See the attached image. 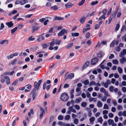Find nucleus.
Masks as SVG:
<instances>
[{"label":"nucleus","instance_id":"nucleus-9","mask_svg":"<svg viewBox=\"0 0 126 126\" xmlns=\"http://www.w3.org/2000/svg\"><path fill=\"white\" fill-rule=\"evenodd\" d=\"M5 44H8V40L7 39H5L1 40L0 42V44L1 45H3Z\"/></svg>","mask_w":126,"mask_h":126},{"label":"nucleus","instance_id":"nucleus-41","mask_svg":"<svg viewBox=\"0 0 126 126\" xmlns=\"http://www.w3.org/2000/svg\"><path fill=\"white\" fill-rule=\"evenodd\" d=\"M87 105V103L85 102H83L81 104V106L83 107H86Z\"/></svg>","mask_w":126,"mask_h":126},{"label":"nucleus","instance_id":"nucleus-40","mask_svg":"<svg viewBox=\"0 0 126 126\" xmlns=\"http://www.w3.org/2000/svg\"><path fill=\"white\" fill-rule=\"evenodd\" d=\"M83 83L86 85H87L89 84V81L87 79L83 81Z\"/></svg>","mask_w":126,"mask_h":126},{"label":"nucleus","instance_id":"nucleus-29","mask_svg":"<svg viewBox=\"0 0 126 126\" xmlns=\"http://www.w3.org/2000/svg\"><path fill=\"white\" fill-rule=\"evenodd\" d=\"M79 123V120L78 119L76 118L74 119V123L76 125H78Z\"/></svg>","mask_w":126,"mask_h":126},{"label":"nucleus","instance_id":"nucleus-35","mask_svg":"<svg viewBox=\"0 0 126 126\" xmlns=\"http://www.w3.org/2000/svg\"><path fill=\"white\" fill-rule=\"evenodd\" d=\"M96 84L95 82L94 81H93L90 82L89 84V86H91L92 85H95Z\"/></svg>","mask_w":126,"mask_h":126},{"label":"nucleus","instance_id":"nucleus-15","mask_svg":"<svg viewBox=\"0 0 126 126\" xmlns=\"http://www.w3.org/2000/svg\"><path fill=\"white\" fill-rule=\"evenodd\" d=\"M74 73H71L68 75L67 78L69 79H71L74 77Z\"/></svg>","mask_w":126,"mask_h":126},{"label":"nucleus","instance_id":"nucleus-4","mask_svg":"<svg viewBox=\"0 0 126 126\" xmlns=\"http://www.w3.org/2000/svg\"><path fill=\"white\" fill-rule=\"evenodd\" d=\"M45 39V37L44 36H42L41 35L38 37L37 40L38 42H41L42 41L44 40Z\"/></svg>","mask_w":126,"mask_h":126},{"label":"nucleus","instance_id":"nucleus-21","mask_svg":"<svg viewBox=\"0 0 126 126\" xmlns=\"http://www.w3.org/2000/svg\"><path fill=\"white\" fill-rule=\"evenodd\" d=\"M54 41L56 45H59L60 44V43L62 41L61 40H58L57 39H56V40L54 39Z\"/></svg>","mask_w":126,"mask_h":126},{"label":"nucleus","instance_id":"nucleus-37","mask_svg":"<svg viewBox=\"0 0 126 126\" xmlns=\"http://www.w3.org/2000/svg\"><path fill=\"white\" fill-rule=\"evenodd\" d=\"M63 19L64 18L63 17L58 16L56 17L55 18V19L59 20H63Z\"/></svg>","mask_w":126,"mask_h":126},{"label":"nucleus","instance_id":"nucleus-11","mask_svg":"<svg viewBox=\"0 0 126 126\" xmlns=\"http://www.w3.org/2000/svg\"><path fill=\"white\" fill-rule=\"evenodd\" d=\"M81 88L80 87H77L76 89V91L77 92L79 93L77 94L76 95V96H78L80 95L81 93V91L80 90Z\"/></svg>","mask_w":126,"mask_h":126},{"label":"nucleus","instance_id":"nucleus-13","mask_svg":"<svg viewBox=\"0 0 126 126\" xmlns=\"http://www.w3.org/2000/svg\"><path fill=\"white\" fill-rule=\"evenodd\" d=\"M86 17L83 16L79 20V21L81 23H83L85 21Z\"/></svg>","mask_w":126,"mask_h":126},{"label":"nucleus","instance_id":"nucleus-7","mask_svg":"<svg viewBox=\"0 0 126 126\" xmlns=\"http://www.w3.org/2000/svg\"><path fill=\"white\" fill-rule=\"evenodd\" d=\"M98 61V59L97 58H95L93 59L91 62V64L94 65Z\"/></svg>","mask_w":126,"mask_h":126},{"label":"nucleus","instance_id":"nucleus-12","mask_svg":"<svg viewBox=\"0 0 126 126\" xmlns=\"http://www.w3.org/2000/svg\"><path fill=\"white\" fill-rule=\"evenodd\" d=\"M126 54V49H123L119 54V56L122 57L123 56Z\"/></svg>","mask_w":126,"mask_h":126},{"label":"nucleus","instance_id":"nucleus-16","mask_svg":"<svg viewBox=\"0 0 126 126\" xmlns=\"http://www.w3.org/2000/svg\"><path fill=\"white\" fill-rule=\"evenodd\" d=\"M120 63L122 64H123L126 61V59L125 57H123L119 60Z\"/></svg>","mask_w":126,"mask_h":126},{"label":"nucleus","instance_id":"nucleus-46","mask_svg":"<svg viewBox=\"0 0 126 126\" xmlns=\"http://www.w3.org/2000/svg\"><path fill=\"white\" fill-rule=\"evenodd\" d=\"M51 9H53L55 10H56L58 9L56 5H54L53 6H52L50 7Z\"/></svg>","mask_w":126,"mask_h":126},{"label":"nucleus","instance_id":"nucleus-43","mask_svg":"<svg viewBox=\"0 0 126 126\" xmlns=\"http://www.w3.org/2000/svg\"><path fill=\"white\" fill-rule=\"evenodd\" d=\"M109 109L108 106L106 104H105L104 105L103 108L104 109Z\"/></svg>","mask_w":126,"mask_h":126},{"label":"nucleus","instance_id":"nucleus-50","mask_svg":"<svg viewBox=\"0 0 126 126\" xmlns=\"http://www.w3.org/2000/svg\"><path fill=\"white\" fill-rule=\"evenodd\" d=\"M113 17V15H112V16H111L110 17H109V22L108 23V24H109L110 22L112 20V18Z\"/></svg>","mask_w":126,"mask_h":126},{"label":"nucleus","instance_id":"nucleus-39","mask_svg":"<svg viewBox=\"0 0 126 126\" xmlns=\"http://www.w3.org/2000/svg\"><path fill=\"white\" fill-rule=\"evenodd\" d=\"M35 39V38H32V36H31L29 37L28 39V41H33Z\"/></svg>","mask_w":126,"mask_h":126},{"label":"nucleus","instance_id":"nucleus-44","mask_svg":"<svg viewBox=\"0 0 126 126\" xmlns=\"http://www.w3.org/2000/svg\"><path fill=\"white\" fill-rule=\"evenodd\" d=\"M24 25L21 24H20L18 25L17 27L20 29H22L24 27Z\"/></svg>","mask_w":126,"mask_h":126},{"label":"nucleus","instance_id":"nucleus-51","mask_svg":"<svg viewBox=\"0 0 126 126\" xmlns=\"http://www.w3.org/2000/svg\"><path fill=\"white\" fill-rule=\"evenodd\" d=\"M90 29V27H89L87 28H84L83 29V32L84 33L86 32L87 30H89Z\"/></svg>","mask_w":126,"mask_h":126},{"label":"nucleus","instance_id":"nucleus-36","mask_svg":"<svg viewBox=\"0 0 126 126\" xmlns=\"http://www.w3.org/2000/svg\"><path fill=\"white\" fill-rule=\"evenodd\" d=\"M118 71L120 74H121L122 73L123 70L120 67H119L117 68Z\"/></svg>","mask_w":126,"mask_h":126},{"label":"nucleus","instance_id":"nucleus-1","mask_svg":"<svg viewBox=\"0 0 126 126\" xmlns=\"http://www.w3.org/2000/svg\"><path fill=\"white\" fill-rule=\"evenodd\" d=\"M61 99L63 101H67L69 97L67 94L65 93H63L61 96Z\"/></svg>","mask_w":126,"mask_h":126},{"label":"nucleus","instance_id":"nucleus-10","mask_svg":"<svg viewBox=\"0 0 126 126\" xmlns=\"http://www.w3.org/2000/svg\"><path fill=\"white\" fill-rule=\"evenodd\" d=\"M6 76L4 74H2L1 76L0 82L2 83H3L5 81L6 79Z\"/></svg>","mask_w":126,"mask_h":126},{"label":"nucleus","instance_id":"nucleus-56","mask_svg":"<svg viewBox=\"0 0 126 126\" xmlns=\"http://www.w3.org/2000/svg\"><path fill=\"white\" fill-rule=\"evenodd\" d=\"M98 3V1H93L91 3V5H94L97 4Z\"/></svg>","mask_w":126,"mask_h":126},{"label":"nucleus","instance_id":"nucleus-28","mask_svg":"<svg viewBox=\"0 0 126 126\" xmlns=\"http://www.w3.org/2000/svg\"><path fill=\"white\" fill-rule=\"evenodd\" d=\"M103 119L102 117H100L97 119V121L100 123L101 124L102 123Z\"/></svg>","mask_w":126,"mask_h":126},{"label":"nucleus","instance_id":"nucleus-23","mask_svg":"<svg viewBox=\"0 0 126 126\" xmlns=\"http://www.w3.org/2000/svg\"><path fill=\"white\" fill-rule=\"evenodd\" d=\"M72 4L71 3H68L65 4V7L66 8H69L72 6Z\"/></svg>","mask_w":126,"mask_h":126},{"label":"nucleus","instance_id":"nucleus-26","mask_svg":"<svg viewBox=\"0 0 126 126\" xmlns=\"http://www.w3.org/2000/svg\"><path fill=\"white\" fill-rule=\"evenodd\" d=\"M117 109L118 110H122L123 109V106L120 105H118L117 106Z\"/></svg>","mask_w":126,"mask_h":126},{"label":"nucleus","instance_id":"nucleus-27","mask_svg":"<svg viewBox=\"0 0 126 126\" xmlns=\"http://www.w3.org/2000/svg\"><path fill=\"white\" fill-rule=\"evenodd\" d=\"M106 14H104L102 16H101L99 18L98 20H102L103 18L105 19L106 18L105 16Z\"/></svg>","mask_w":126,"mask_h":126},{"label":"nucleus","instance_id":"nucleus-14","mask_svg":"<svg viewBox=\"0 0 126 126\" xmlns=\"http://www.w3.org/2000/svg\"><path fill=\"white\" fill-rule=\"evenodd\" d=\"M6 24L8 26V27L10 28L11 27L13 26L14 23H13L12 21H11L9 22H6Z\"/></svg>","mask_w":126,"mask_h":126},{"label":"nucleus","instance_id":"nucleus-20","mask_svg":"<svg viewBox=\"0 0 126 126\" xmlns=\"http://www.w3.org/2000/svg\"><path fill=\"white\" fill-rule=\"evenodd\" d=\"M6 84L8 85L10 84V79L9 77L7 76H6Z\"/></svg>","mask_w":126,"mask_h":126},{"label":"nucleus","instance_id":"nucleus-18","mask_svg":"<svg viewBox=\"0 0 126 126\" xmlns=\"http://www.w3.org/2000/svg\"><path fill=\"white\" fill-rule=\"evenodd\" d=\"M34 86L35 88L34 89H35L36 90H38L39 86H38L37 82L35 81L34 82Z\"/></svg>","mask_w":126,"mask_h":126},{"label":"nucleus","instance_id":"nucleus-48","mask_svg":"<svg viewBox=\"0 0 126 126\" xmlns=\"http://www.w3.org/2000/svg\"><path fill=\"white\" fill-rule=\"evenodd\" d=\"M100 91L101 92L104 93L106 90L104 88H101L100 89Z\"/></svg>","mask_w":126,"mask_h":126},{"label":"nucleus","instance_id":"nucleus-32","mask_svg":"<svg viewBox=\"0 0 126 126\" xmlns=\"http://www.w3.org/2000/svg\"><path fill=\"white\" fill-rule=\"evenodd\" d=\"M82 100V99L81 98H78L76 99L75 100V102L76 103H78L80 102Z\"/></svg>","mask_w":126,"mask_h":126},{"label":"nucleus","instance_id":"nucleus-17","mask_svg":"<svg viewBox=\"0 0 126 126\" xmlns=\"http://www.w3.org/2000/svg\"><path fill=\"white\" fill-rule=\"evenodd\" d=\"M102 103L101 101L99 100L97 101V106L99 108L102 107Z\"/></svg>","mask_w":126,"mask_h":126},{"label":"nucleus","instance_id":"nucleus-61","mask_svg":"<svg viewBox=\"0 0 126 126\" xmlns=\"http://www.w3.org/2000/svg\"><path fill=\"white\" fill-rule=\"evenodd\" d=\"M4 27V26L3 23H1V24L0 27V30H1Z\"/></svg>","mask_w":126,"mask_h":126},{"label":"nucleus","instance_id":"nucleus-38","mask_svg":"<svg viewBox=\"0 0 126 126\" xmlns=\"http://www.w3.org/2000/svg\"><path fill=\"white\" fill-rule=\"evenodd\" d=\"M73 36H78L79 35V34L78 33L76 32V33H72L71 34Z\"/></svg>","mask_w":126,"mask_h":126},{"label":"nucleus","instance_id":"nucleus-34","mask_svg":"<svg viewBox=\"0 0 126 126\" xmlns=\"http://www.w3.org/2000/svg\"><path fill=\"white\" fill-rule=\"evenodd\" d=\"M85 1V0H82L78 4V6H81L82 5L84 2Z\"/></svg>","mask_w":126,"mask_h":126},{"label":"nucleus","instance_id":"nucleus-6","mask_svg":"<svg viewBox=\"0 0 126 126\" xmlns=\"http://www.w3.org/2000/svg\"><path fill=\"white\" fill-rule=\"evenodd\" d=\"M98 96L99 98L101 99L102 101L104 102L106 101V97H103L102 94H98Z\"/></svg>","mask_w":126,"mask_h":126},{"label":"nucleus","instance_id":"nucleus-63","mask_svg":"<svg viewBox=\"0 0 126 126\" xmlns=\"http://www.w3.org/2000/svg\"><path fill=\"white\" fill-rule=\"evenodd\" d=\"M18 80H16V81H14L12 83V84L13 85H15L18 82Z\"/></svg>","mask_w":126,"mask_h":126},{"label":"nucleus","instance_id":"nucleus-5","mask_svg":"<svg viewBox=\"0 0 126 126\" xmlns=\"http://www.w3.org/2000/svg\"><path fill=\"white\" fill-rule=\"evenodd\" d=\"M90 62L89 61H87L86 62L85 64L83 65L82 68V70H83L85 68H86L89 66Z\"/></svg>","mask_w":126,"mask_h":126},{"label":"nucleus","instance_id":"nucleus-3","mask_svg":"<svg viewBox=\"0 0 126 126\" xmlns=\"http://www.w3.org/2000/svg\"><path fill=\"white\" fill-rule=\"evenodd\" d=\"M108 122L109 125H111L112 126H116V124L114 123L113 120L111 119H109L108 120Z\"/></svg>","mask_w":126,"mask_h":126},{"label":"nucleus","instance_id":"nucleus-49","mask_svg":"<svg viewBox=\"0 0 126 126\" xmlns=\"http://www.w3.org/2000/svg\"><path fill=\"white\" fill-rule=\"evenodd\" d=\"M70 118V116L69 115H66L65 117V120H68Z\"/></svg>","mask_w":126,"mask_h":126},{"label":"nucleus","instance_id":"nucleus-47","mask_svg":"<svg viewBox=\"0 0 126 126\" xmlns=\"http://www.w3.org/2000/svg\"><path fill=\"white\" fill-rule=\"evenodd\" d=\"M112 63L114 64H117L118 63V61L117 60L115 59L113 60Z\"/></svg>","mask_w":126,"mask_h":126},{"label":"nucleus","instance_id":"nucleus-60","mask_svg":"<svg viewBox=\"0 0 126 126\" xmlns=\"http://www.w3.org/2000/svg\"><path fill=\"white\" fill-rule=\"evenodd\" d=\"M75 109L77 110H79L80 109V107L78 105H76L74 106Z\"/></svg>","mask_w":126,"mask_h":126},{"label":"nucleus","instance_id":"nucleus-8","mask_svg":"<svg viewBox=\"0 0 126 126\" xmlns=\"http://www.w3.org/2000/svg\"><path fill=\"white\" fill-rule=\"evenodd\" d=\"M36 89H34L32 92L33 100L34 99L36 95Z\"/></svg>","mask_w":126,"mask_h":126},{"label":"nucleus","instance_id":"nucleus-42","mask_svg":"<svg viewBox=\"0 0 126 126\" xmlns=\"http://www.w3.org/2000/svg\"><path fill=\"white\" fill-rule=\"evenodd\" d=\"M102 54L101 52H100L97 54V56L98 57L101 58L102 57Z\"/></svg>","mask_w":126,"mask_h":126},{"label":"nucleus","instance_id":"nucleus-54","mask_svg":"<svg viewBox=\"0 0 126 126\" xmlns=\"http://www.w3.org/2000/svg\"><path fill=\"white\" fill-rule=\"evenodd\" d=\"M58 119L59 120H62L63 119V117L61 115H59L58 117Z\"/></svg>","mask_w":126,"mask_h":126},{"label":"nucleus","instance_id":"nucleus-22","mask_svg":"<svg viewBox=\"0 0 126 126\" xmlns=\"http://www.w3.org/2000/svg\"><path fill=\"white\" fill-rule=\"evenodd\" d=\"M17 61V59H15L12 61L11 63H9L8 65L9 66H10L11 64L13 65L16 63Z\"/></svg>","mask_w":126,"mask_h":126},{"label":"nucleus","instance_id":"nucleus-53","mask_svg":"<svg viewBox=\"0 0 126 126\" xmlns=\"http://www.w3.org/2000/svg\"><path fill=\"white\" fill-rule=\"evenodd\" d=\"M39 108L41 112L43 113H45V111L42 107L41 106H40Z\"/></svg>","mask_w":126,"mask_h":126},{"label":"nucleus","instance_id":"nucleus-2","mask_svg":"<svg viewBox=\"0 0 126 126\" xmlns=\"http://www.w3.org/2000/svg\"><path fill=\"white\" fill-rule=\"evenodd\" d=\"M67 32V31L66 30L64 29H62L61 31L58 33L57 36L58 37L63 36L64 34L65 33H66Z\"/></svg>","mask_w":126,"mask_h":126},{"label":"nucleus","instance_id":"nucleus-33","mask_svg":"<svg viewBox=\"0 0 126 126\" xmlns=\"http://www.w3.org/2000/svg\"><path fill=\"white\" fill-rule=\"evenodd\" d=\"M116 42V41L114 40L111 43L110 45V46L111 47H113L114 46V45Z\"/></svg>","mask_w":126,"mask_h":126},{"label":"nucleus","instance_id":"nucleus-62","mask_svg":"<svg viewBox=\"0 0 126 126\" xmlns=\"http://www.w3.org/2000/svg\"><path fill=\"white\" fill-rule=\"evenodd\" d=\"M111 111L112 112H115L116 111V109L114 107H112L111 108Z\"/></svg>","mask_w":126,"mask_h":126},{"label":"nucleus","instance_id":"nucleus-24","mask_svg":"<svg viewBox=\"0 0 126 126\" xmlns=\"http://www.w3.org/2000/svg\"><path fill=\"white\" fill-rule=\"evenodd\" d=\"M104 95L105 96H104V97H106V99L107 97H110V95L108 94V91H106L104 93Z\"/></svg>","mask_w":126,"mask_h":126},{"label":"nucleus","instance_id":"nucleus-55","mask_svg":"<svg viewBox=\"0 0 126 126\" xmlns=\"http://www.w3.org/2000/svg\"><path fill=\"white\" fill-rule=\"evenodd\" d=\"M73 43H71L68 46H67L66 47V48L67 49H68L70 48L73 45Z\"/></svg>","mask_w":126,"mask_h":126},{"label":"nucleus","instance_id":"nucleus-64","mask_svg":"<svg viewBox=\"0 0 126 126\" xmlns=\"http://www.w3.org/2000/svg\"><path fill=\"white\" fill-rule=\"evenodd\" d=\"M116 50L117 52H119L121 50L120 48L119 47H117L116 48Z\"/></svg>","mask_w":126,"mask_h":126},{"label":"nucleus","instance_id":"nucleus-58","mask_svg":"<svg viewBox=\"0 0 126 126\" xmlns=\"http://www.w3.org/2000/svg\"><path fill=\"white\" fill-rule=\"evenodd\" d=\"M108 116L110 118H112L113 117L114 115L112 113H110L109 114Z\"/></svg>","mask_w":126,"mask_h":126},{"label":"nucleus","instance_id":"nucleus-19","mask_svg":"<svg viewBox=\"0 0 126 126\" xmlns=\"http://www.w3.org/2000/svg\"><path fill=\"white\" fill-rule=\"evenodd\" d=\"M68 109L69 110H70L72 112L74 113H76V110L73 108L72 107H68Z\"/></svg>","mask_w":126,"mask_h":126},{"label":"nucleus","instance_id":"nucleus-59","mask_svg":"<svg viewBox=\"0 0 126 126\" xmlns=\"http://www.w3.org/2000/svg\"><path fill=\"white\" fill-rule=\"evenodd\" d=\"M33 15V14H31L30 15H27L25 16V17L26 18H30Z\"/></svg>","mask_w":126,"mask_h":126},{"label":"nucleus","instance_id":"nucleus-25","mask_svg":"<svg viewBox=\"0 0 126 126\" xmlns=\"http://www.w3.org/2000/svg\"><path fill=\"white\" fill-rule=\"evenodd\" d=\"M95 119V118L94 117H92L90 118L89 119V121L90 122V123L92 124L93 122L94 121Z\"/></svg>","mask_w":126,"mask_h":126},{"label":"nucleus","instance_id":"nucleus-52","mask_svg":"<svg viewBox=\"0 0 126 126\" xmlns=\"http://www.w3.org/2000/svg\"><path fill=\"white\" fill-rule=\"evenodd\" d=\"M90 35V33L89 32H87L86 33V35H85V36L88 39Z\"/></svg>","mask_w":126,"mask_h":126},{"label":"nucleus","instance_id":"nucleus-31","mask_svg":"<svg viewBox=\"0 0 126 126\" xmlns=\"http://www.w3.org/2000/svg\"><path fill=\"white\" fill-rule=\"evenodd\" d=\"M39 28V27H33L32 32V33H34V32L35 31H37L38 30Z\"/></svg>","mask_w":126,"mask_h":126},{"label":"nucleus","instance_id":"nucleus-45","mask_svg":"<svg viewBox=\"0 0 126 126\" xmlns=\"http://www.w3.org/2000/svg\"><path fill=\"white\" fill-rule=\"evenodd\" d=\"M28 2V1L27 0H23L22 1H21L20 2V3L21 4V5H23L24 4H25L26 3H27Z\"/></svg>","mask_w":126,"mask_h":126},{"label":"nucleus","instance_id":"nucleus-57","mask_svg":"<svg viewBox=\"0 0 126 126\" xmlns=\"http://www.w3.org/2000/svg\"><path fill=\"white\" fill-rule=\"evenodd\" d=\"M120 27V25L119 24H117L116 25V27L115 29V30L117 31L118 30Z\"/></svg>","mask_w":126,"mask_h":126},{"label":"nucleus","instance_id":"nucleus-30","mask_svg":"<svg viewBox=\"0 0 126 126\" xmlns=\"http://www.w3.org/2000/svg\"><path fill=\"white\" fill-rule=\"evenodd\" d=\"M18 29V27H16L15 28H14L13 29H12L11 30V32L12 33H14V32H16Z\"/></svg>","mask_w":126,"mask_h":126}]
</instances>
